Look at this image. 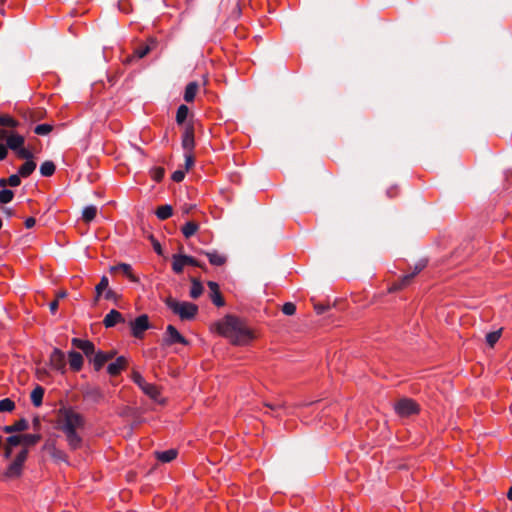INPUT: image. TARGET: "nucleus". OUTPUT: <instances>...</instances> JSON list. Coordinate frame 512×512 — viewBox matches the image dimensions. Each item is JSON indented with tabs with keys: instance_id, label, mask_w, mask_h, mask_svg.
Masks as SVG:
<instances>
[{
	"instance_id": "obj_25",
	"label": "nucleus",
	"mask_w": 512,
	"mask_h": 512,
	"mask_svg": "<svg viewBox=\"0 0 512 512\" xmlns=\"http://www.w3.org/2000/svg\"><path fill=\"white\" fill-rule=\"evenodd\" d=\"M141 390L148 395L151 399L158 401L160 397V390L158 387L151 383H146Z\"/></svg>"
},
{
	"instance_id": "obj_50",
	"label": "nucleus",
	"mask_w": 512,
	"mask_h": 512,
	"mask_svg": "<svg viewBox=\"0 0 512 512\" xmlns=\"http://www.w3.org/2000/svg\"><path fill=\"white\" fill-rule=\"evenodd\" d=\"M52 456L56 459H59V460H63V461H66V455L63 451H60V450H57V449H54L53 453H52Z\"/></svg>"
},
{
	"instance_id": "obj_24",
	"label": "nucleus",
	"mask_w": 512,
	"mask_h": 512,
	"mask_svg": "<svg viewBox=\"0 0 512 512\" xmlns=\"http://www.w3.org/2000/svg\"><path fill=\"white\" fill-rule=\"evenodd\" d=\"M199 229V225L194 222V221H188L186 222L182 228H181V232L183 234V236L188 239L190 237H192Z\"/></svg>"
},
{
	"instance_id": "obj_41",
	"label": "nucleus",
	"mask_w": 512,
	"mask_h": 512,
	"mask_svg": "<svg viewBox=\"0 0 512 512\" xmlns=\"http://www.w3.org/2000/svg\"><path fill=\"white\" fill-rule=\"evenodd\" d=\"M6 445L11 448L16 447L18 445H22V435H12L7 438Z\"/></svg>"
},
{
	"instance_id": "obj_2",
	"label": "nucleus",
	"mask_w": 512,
	"mask_h": 512,
	"mask_svg": "<svg viewBox=\"0 0 512 512\" xmlns=\"http://www.w3.org/2000/svg\"><path fill=\"white\" fill-rule=\"evenodd\" d=\"M217 333L234 345H247L254 338L253 331L238 317L226 315L214 324Z\"/></svg>"
},
{
	"instance_id": "obj_19",
	"label": "nucleus",
	"mask_w": 512,
	"mask_h": 512,
	"mask_svg": "<svg viewBox=\"0 0 512 512\" xmlns=\"http://www.w3.org/2000/svg\"><path fill=\"white\" fill-rule=\"evenodd\" d=\"M28 428V422L25 419H20L16 421L12 425H7L3 427V431L5 433H13V432H21Z\"/></svg>"
},
{
	"instance_id": "obj_29",
	"label": "nucleus",
	"mask_w": 512,
	"mask_h": 512,
	"mask_svg": "<svg viewBox=\"0 0 512 512\" xmlns=\"http://www.w3.org/2000/svg\"><path fill=\"white\" fill-rule=\"evenodd\" d=\"M173 214V209L170 205H162V206H159L156 210V216L160 219V220H166L168 218H170Z\"/></svg>"
},
{
	"instance_id": "obj_12",
	"label": "nucleus",
	"mask_w": 512,
	"mask_h": 512,
	"mask_svg": "<svg viewBox=\"0 0 512 512\" xmlns=\"http://www.w3.org/2000/svg\"><path fill=\"white\" fill-rule=\"evenodd\" d=\"M127 366V360L125 357L120 356L118 357L115 362L110 363L107 367V372L111 376H117L121 373L122 370H124Z\"/></svg>"
},
{
	"instance_id": "obj_7",
	"label": "nucleus",
	"mask_w": 512,
	"mask_h": 512,
	"mask_svg": "<svg viewBox=\"0 0 512 512\" xmlns=\"http://www.w3.org/2000/svg\"><path fill=\"white\" fill-rule=\"evenodd\" d=\"M49 365L52 369L59 371L62 374L65 373L66 359L64 353L60 349L55 348L52 351L49 357Z\"/></svg>"
},
{
	"instance_id": "obj_34",
	"label": "nucleus",
	"mask_w": 512,
	"mask_h": 512,
	"mask_svg": "<svg viewBox=\"0 0 512 512\" xmlns=\"http://www.w3.org/2000/svg\"><path fill=\"white\" fill-rule=\"evenodd\" d=\"M188 113H189V109L186 105H180L177 109V113H176V122L178 124H182L187 116H188Z\"/></svg>"
},
{
	"instance_id": "obj_23",
	"label": "nucleus",
	"mask_w": 512,
	"mask_h": 512,
	"mask_svg": "<svg viewBox=\"0 0 512 512\" xmlns=\"http://www.w3.org/2000/svg\"><path fill=\"white\" fill-rule=\"evenodd\" d=\"M199 85L197 82H190L187 84L184 92V100L186 102H192L198 92Z\"/></svg>"
},
{
	"instance_id": "obj_27",
	"label": "nucleus",
	"mask_w": 512,
	"mask_h": 512,
	"mask_svg": "<svg viewBox=\"0 0 512 512\" xmlns=\"http://www.w3.org/2000/svg\"><path fill=\"white\" fill-rule=\"evenodd\" d=\"M156 457L163 463H168L177 457V451L175 449H169L162 452H157Z\"/></svg>"
},
{
	"instance_id": "obj_3",
	"label": "nucleus",
	"mask_w": 512,
	"mask_h": 512,
	"mask_svg": "<svg viewBox=\"0 0 512 512\" xmlns=\"http://www.w3.org/2000/svg\"><path fill=\"white\" fill-rule=\"evenodd\" d=\"M166 306L182 321L192 320L198 313V306L188 301H178L172 297L165 300Z\"/></svg>"
},
{
	"instance_id": "obj_56",
	"label": "nucleus",
	"mask_w": 512,
	"mask_h": 512,
	"mask_svg": "<svg viewBox=\"0 0 512 512\" xmlns=\"http://www.w3.org/2000/svg\"><path fill=\"white\" fill-rule=\"evenodd\" d=\"M50 311L55 313L58 309V300H54L49 304Z\"/></svg>"
},
{
	"instance_id": "obj_16",
	"label": "nucleus",
	"mask_w": 512,
	"mask_h": 512,
	"mask_svg": "<svg viewBox=\"0 0 512 512\" xmlns=\"http://www.w3.org/2000/svg\"><path fill=\"white\" fill-rule=\"evenodd\" d=\"M68 361H69L70 368L73 371L77 372L82 369L84 360H83V356L79 352L70 351L68 353Z\"/></svg>"
},
{
	"instance_id": "obj_53",
	"label": "nucleus",
	"mask_w": 512,
	"mask_h": 512,
	"mask_svg": "<svg viewBox=\"0 0 512 512\" xmlns=\"http://www.w3.org/2000/svg\"><path fill=\"white\" fill-rule=\"evenodd\" d=\"M24 224H25V227H26L27 229H30V228L34 227V225L36 224V220H35V218H33V217H28V218L25 220Z\"/></svg>"
},
{
	"instance_id": "obj_11",
	"label": "nucleus",
	"mask_w": 512,
	"mask_h": 512,
	"mask_svg": "<svg viewBox=\"0 0 512 512\" xmlns=\"http://www.w3.org/2000/svg\"><path fill=\"white\" fill-rule=\"evenodd\" d=\"M208 287L210 289V298L217 307L224 306L225 302L220 293L219 285L216 282L209 281Z\"/></svg>"
},
{
	"instance_id": "obj_44",
	"label": "nucleus",
	"mask_w": 512,
	"mask_h": 512,
	"mask_svg": "<svg viewBox=\"0 0 512 512\" xmlns=\"http://www.w3.org/2000/svg\"><path fill=\"white\" fill-rule=\"evenodd\" d=\"M132 380L134 381L135 384L139 386L140 389L147 383L146 380L142 377V375L137 371H134L132 373Z\"/></svg>"
},
{
	"instance_id": "obj_32",
	"label": "nucleus",
	"mask_w": 512,
	"mask_h": 512,
	"mask_svg": "<svg viewBox=\"0 0 512 512\" xmlns=\"http://www.w3.org/2000/svg\"><path fill=\"white\" fill-rule=\"evenodd\" d=\"M108 285H109L108 278L106 276H102L100 282L95 287V291H96L95 301H98V299L100 298L102 293L108 289Z\"/></svg>"
},
{
	"instance_id": "obj_8",
	"label": "nucleus",
	"mask_w": 512,
	"mask_h": 512,
	"mask_svg": "<svg viewBox=\"0 0 512 512\" xmlns=\"http://www.w3.org/2000/svg\"><path fill=\"white\" fill-rule=\"evenodd\" d=\"M149 328V320L147 315L137 317L131 323L132 334L136 338H141L143 333Z\"/></svg>"
},
{
	"instance_id": "obj_40",
	"label": "nucleus",
	"mask_w": 512,
	"mask_h": 512,
	"mask_svg": "<svg viewBox=\"0 0 512 512\" xmlns=\"http://www.w3.org/2000/svg\"><path fill=\"white\" fill-rule=\"evenodd\" d=\"M14 198V192L9 189H2L0 191V203L7 204Z\"/></svg>"
},
{
	"instance_id": "obj_45",
	"label": "nucleus",
	"mask_w": 512,
	"mask_h": 512,
	"mask_svg": "<svg viewBox=\"0 0 512 512\" xmlns=\"http://www.w3.org/2000/svg\"><path fill=\"white\" fill-rule=\"evenodd\" d=\"M22 176L17 174H13L10 177L7 178L8 185L11 187H17L21 184V178Z\"/></svg>"
},
{
	"instance_id": "obj_47",
	"label": "nucleus",
	"mask_w": 512,
	"mask_h": 512,
	"mask_svg": "<svg viewBox=\"0 0 512 512\" xmlns=\"http://www.w3.org/2000/svg\"><path fill=\"white\" fill-rule=\"evenodd\" d=\"M185 173H186L185 170H176L172 174V180L175 181V182H181L184 179V177H185Z\"/></svg>"
},
{
	"instance_id": "obj_1",
	"label": "nucleus",
	"mask_w": 512,
	"mask_h": 512,
	"mask_svg": "<svg viewBox=\"0 0 512 512\" xmlns=\"http://www.w3.org/2000/svg\"><path fill=\"white\" fill-rule=\"evenodd\" d=\"M57 424L59 430L65 435L69 448L80 449L83 439L79 431L84 428L85 424L83 416L71 408L60 409Z\"/></svg>"
},
{
	"instance_id": "obj_42",
	"label": "nucleus",
	"mask_w": 512,
	"mask_h": 512,
	"mask_svg": "<svg viewBox=\"0 0 512 512\" xmlns=\"http://www.w3.org/2000/svg\"><path fill=\"white\" fill-rule=\"evenodd\" d=\"M282 312L285 314V315H288V316H292L295 314L296 312V306L294 303L292 302H286L283 306H282Z\"/></svg>"
},
{
	"instance_id": "obj_52",
	"label": "nucleus",
	"mask_w": 512,
	"mask_h": 512,
	"mask_svg": "<svg viewBox=\"0 0 512 512\" xmlns=\"http://www.w3.org/2000/svg\"><path fill=\"white\" fill-rule=\"evenodd\" d=\"M7 154V147L0 143V161L4 160L7 157Z\"/></svg>"
},
{
	"instance_id": "obj_59",
	"label": "nucleus",
	"mask_w": 512,
	"mask_h": 512,
	"mask_svg": "<svg viewBox=\"0 0 512 512\" xmlns=\"http://www.w3.org/2000/svg\"><path fill=\"white\" fill-rule=\"evenodd\" d=\"M6 186H9L7 178H0V188L6 189Z\"/></svg>"
},
{
	"instance_id": "obj_4",
	"label": "nucleus",
	"mask_w": 512,
	"mask_h": 512,
	"mask_svg": "<svg viewBox=\"0 0 512 512\" xmlns=\"http://www.w3.org/2000/svg\"><path fill=\"white\" fill-rule=\"evenodd\" d=\"M28 456V450L26 448L22 449L15 459L9 464L6 471L3 474L5 479H16L21 476L24 463Z\"/></svg>"
},
{
	"instance_id": "obj_48",
	"label": "nucleus",
	"mask_w": 512,
	"mask_h": 512,
	"mask_svg": "<svg viewBox=\"0 0 512 512\" xmlns=\"http://www.w3.org/2000/svg\"><path fill=\"white\" fill-rule=\"evenodd\" d=\"M425 266H426V261L418 262L415 265L413 272H411L410 274H414V277H415L420 271H422L425 268Z\"/></svg>"
},
{
	"instance_id": "obj_6",
	"label": "nucleus",
	"mask_w": 512,
	"mask_h": 512,
	"mask_svg": "<svg viewBox=\"0 0 512 512\" xmlns=\"http://www.w3.org/2000/svg\"><path fill=\"white\" fill-rule=\"evenodd\" d=\"M196 266V267H203L202 264L197 261L192 256L188 255H182V254H175L172 257V270L180 274L183 272L185 266Z\"/></svg>"
},
{
	"instance_id": "obj_38",
	"label": "nucleus",
	"mask_w": 512,
	"mask_h": 512,
	"mask_svg": "<svg viewBox=\"0 0 512 512\" xmlns=\"http://www.w3.org/2000/svg\"><path fill=\"white\" fill-rule=\"evenodd\" d=\"M15 154L20 159H25L26 161L33 160L32 152L29 149L25 148L24 145L21 148L17 149L15 151Z\"/></svg>"
},
{
	"instance_id": "obj_9",
	"label": "nucleus",
	"mask_w": 512,
	"mask_h": 512,
	"mask_svg": "<svg viewBox=\"0 0 512 512\" xmlns=\"http://www.w3.org/2000/svg\"><path fill=\"white\" fill-rule=\"evenodd\" d=\"M165 334V342L167 345H173L176 343L183 345L188 344V341L178 332V330L173 325L167 326Z\"/></svg>"
},
{
	"instance_id": "obj_61",
	"label": "nucleus",
	"mask_w": 512,
	"mask_h": 512,
	"mask_svg": "<svg viewBox=\"0 0 512 512\" xmlns=\"http://www.w3.org/2000/svg\"><path fill=\"white\" fill-rule=\"evenodd\" d=\"M162 176H163V171H162V170H160V171H158V172L156 173V175H155V179H156L157 181H159V180L162 178Z\"/></svg>"
},
{
	"instance_id": "obj_49",
	"label": "nucleus",
	"mask_w": 512,
	"mask_h": 512,
	"mask_svg": "<svg viewBox=\"0 0 512 512\" xmlns=\"http://www.w3.org/2000/svg\"><path fill=\"white\" fill-rule=\"evenodd\" d=\"M425 266H426V261L418 262L415 265L413 272H411L410 274H414V277H415L420 271H422L425 268Z\"/></svg>"
},
{
	"instance_id": "obj_22",
	"label": "nucleus",
	"mask_w": 512,
	"mask_h": 512,
	"mask_svg": "<svg viewBox=\"0 0 512 512\" xmlns=\"http://www.w3.org/2000/svg\"><path fill=\"white\" fill-rule=\"evenodd\" d=\"M35 169H36V162L34 160H28L19 167L18 173L23 178H27L35 171Z\"/></svg>"
},
{
	"instance_id": "obj_17",
	"label": "nucleus",
	"mask_w": 512,
	"mask_h": 512,
	"mask_svg": "<svg viewBox=\"0 0 512 512\" xmlns=\"http://www.w3.org/2000/svg\"><path fill=\"white\" fill-rule=\"evenodd\" d=\"M111 271H121L130 281L139 282V278L133 273L132 267L127 263H120L111 267Z\"/></svg>"
},
{
	"instance_id": "obj_63",
	"label": "nucleus",
	"mask_w": 512,
	"mask_h": 512,
	"mask_svg": "<svg viewBox=\"0 0 512 512\" xmlns=\"http://www.w3.org/2000/svg\"><path fill=\"white\" fill-rule=\"evenodd\" d=\"M66 296V292L62 291L58 294V298H64Z\"/></svg>"
},
{
	"instance_id": "obj_62",
	"label": "nucleus",
	"mask_w": 512,
	"mask_h": 512,
	"mask_svg": "<svg viewBox=\"0 0 512 512\" xmlns=\"http://www.w3.org/2000/svg\"><path fill=\"white\" fill-rule=\"evenodd\" d=\"M507 498L512 501V486L510 487V489L507 493Z\"/></svg>"
},
{
	"instance_id": "obj_13",
	"label": "nucleus",
	"mask_w": 512,
	"mask_h": 512,
	"mask_svg": "<svg viewBox=\"0 0 512 512\" xmlns=\"http://www.w3.org/2000/svg\"><path fill=\"white\" fill-rule=\"evenodd\" d=\"M24 143L25 138L22 135L11 132L9 137H7L6 147L15 152L17 149L21 148Z\"/></svg>"
},
{
	"instance_id": "obj_54",
	"label": "nucleus",
	"mask_w": 512,
	"mask_h": 512,
	"mask_svg": "<svg viewBox=\"0 0 512 512\" xmlns=\"http://www.w3.org/2000/svg\"><path fill=\"white\" fill-rule=\"evenodd\" d=\"M153 248L158 255H162V247L157 240L152 241Z\"/></svg>"
},
{
	"instance_id": "obj_55",
	"label": "nucleus",
	"mask_w": 512,
	"mask_h": 512,
	"mask_svg": "<svg viewBox=\"0 0 512 512\" xmlns=\"http://www.w3.org/2000/svg\"><path fill=\"white\" fill-rule=\"evenodd\" d=\"M11 132L6 129L0 128V140H5L7 142V137H9Z\"/></svg>"
},
{
	"instance_id": "obj_18",
	"label": "nucleus",
	"mask_w": 512,
	"mask_h": 512,
	"mask_svg": "<svg viewBox=\"0 0 512 512\" xmlns=\"http://www.w3.org/2000/svg\"><path fill=\"white\" fill-rule=\"evenodd\" d=\"M122 321H124L122 314L113 309L104 317L103 324L105 327L109 328Z\"/></svg>"
},
{
	"instance_id": "obj_21",
	"label": "nucleus",
	"mask_w": 512,
	"mask_h": 512,
	"mask_svg": "<svg viewBox=\"0 0 512 512\" xmlns=\"http://www.w3.org/2000/svg\"><path fill=\"white\" fill-rule=\"evenodd\" d=\"M44 388L41 386H36L30 395L31 402L35 407H39L42 405L43 397H44Z\"/></svg>"
},
{
	"instance_id": "obj_46",
	"label": "nucleus",
	"mask_w": 512,
	"mask_h": 512,
	"mask_svg": "<svg viewBox=\"0 0 512 512\" xmlns=\"http://www.w3.org/2000/svg\"><path fill=\"white\" fill-rule=\"evenodd\" d=\"M185 171H188L194 165V156L192 152H185Z\"/></svg>"
},
{
	"instance_id": "obj_33",
	"label": "nucleus",
	"mask_w": 512,
	"mask_h": 512,
	"mask_svg": "<svg viewBox=\"0 0 512 512\" xmlns=\"http://www.w3.org/2000/svg\"><path fill=\"white\" fill-rule=\"evenodd\" d=\"M39 434H25L22 435V445L25 447L32 446L40 440Z\"/></svg>"
},
{
	"instance_id": "obj_35",
	"label": "nucleus",
	"mask_w": 512,
	"mask_h": 512,
	"mask_svg": "<svg viewBox=\"0 0 512 512\" xmlns=\"http://www.w3.org/2000/svg\"><path fill=\"white\" fill-rule=\"evenodd\" d=\"M52 130H53V125L44 123V124H39V125L35 126L34 133L37 135L45 136V135H48Z\"/></svg>"
},
{
	"instance_id": "obj_60",
	"label": "nucleus",
	"mask_w": 512,
	"mask_h": 512,
	"mask_svg": "<svg viewBox=\"0 0 512 512\" xmlns=\"http://www.w3.org/2000/svg\"><path fill=\"white\" fill-rule=\"evenodd\" d=\"M192 208H193V206H192V205H185V206L183 207V212H184L185 214H188V213L191 211V209H192Z\"/></svg>"
},
{
	"instance_id": "obj_15",
	"label": "nucleus",
	"mask_w": 512,
	"mask_h": 512,
	"mask_svg": "<svg viewBox=\"0 0 512 512\" xmlns=\"http://www.w3.org/2000/svg\"><path fill=\"white\" fill-rule=\"evenodd\" d=\"M113 357L114 353L112 352H97L93 358V365L95 370L99 371L104 366V364Z\"/></svg>"
},
{
	"instance_id": "obj_20",
	"label": "nucleus",
	"mask_w": 512,
	"mask_h": 512,
	"mask_svg": "<svg viewBox=\"0 0 512 512\" xmlns=\"http://www.w3.org/2000/svg\"><path fill=\"white\" fill-rule=\"evenodd\" d=\"M205 254L208 257L209 262L212 265L222 266L226 263V260H227L226 256L219 253L218 251L206 252Z\"/></svg>"
},
{
	"instance_id": "obj_14",
	"label": "nucleus",
	"mask_w": 512,
	"mask_h": 512,
	"mask_svg": "<svg viewBox=\"0 0 512 512\" xmlns=\"http://www.w3.org/2000/svg\"><path fill=\"white\" fill-rule=\"evenodd\" d=\"M72 344L76 348L82 350L86 356H90L94 353L95 347L94 344L89 340H82L79 338H73Z\"/></svg>"
},
{
	"instance_id": "obj_26",
	"label": "nucleus",
	"mask_w": 512,
	"mask_h": 512,
	"mask_svg": "<svg viewBox=\"0 0 512 512\" xmlns=\"http://www.w3.org/2000/svg\"><path fill=\"white\" fill-rule=\"evenodd\" d=\"M414 278V274H407L404 275L399 281L395 282L391 288L389 289L390 292L400 290L406 286H408Z\"/></svg>"
},
{
	"instance_id": "obj_10",
	"label": "nucleus",
	"mask_w": 512,
	"mask_h": 512,
	"mask_svg": "<svg viewBox=\"0 0 512 512\" xmlns=\"http://www.w3.org/2000/svg\"><path fill=\"white\" fill-rule=\"evenodd\" d=\"M194 146V129L192 126H187L182 136V147L185 152H192Z\"/></svg>"
},
{
	"instance_id": "obj_43",
	"label": "nucleus",
	"mask_w": 512,
	"mask_h": 512,
	"mask_svg": "<svg viewBox=\"0 0 512 512\" xmlns=\"http://www.w3.org/2000/svg\"><path fill=\"white\" fill-rule=\"evenodd\" d=\"M150 51V47L148 45L140 46L135 49L134 56L138 59L145 57Z\"/></svg>"
},
{
	"instance_id": "obj_36",
	"label": "nucleus",
	"mask_w": 512,
	"mask_h": 512,
	"mask_svg": "<svg viewBox=\"0 0 512 512\" xmlns=\"http://www.w3.org/2000/svg\"><path fill=\"white\" fill-rule=\"evenodd\" d=\"M15 408V403L9 399V398H4L2 400H0V413L1 412H11L13 411Z\"/></svg>"
},
{
	"instance_id": "obj_58",
	"label": "nucleus",
	"mask_w": 512,
	"mask_h": 512,
	"mask_svg": "<svg viewBox=\"0 0 512 512\" xmlns=\"http://www.w3.org/2000/svg\"><path fill=\"white\" fill-rule=\"evenodd\" d=\"M12 449L10 446L8 445H5V448H4V456L5 458H10L11 457V454H12Z\"/></svg>"
},
{
	"instance_id": "obj_31",
	"label": "nucleus",
	"mask_w": 512,
	"mask_h": 512,
	"mask_svg": "<svg viewBox=\"0 0 512 512\" xmlns=\"http://www.w3.org/2000/svg\"><path fill=\"white\" fill-rule=\"evenodd\" d=\"M97 215L96 206L90 205L84 208L82 218L85 222H91Z\"/></svg>"
},
{
	"instance_id": "obj_39",
	"label": "nucleus",
	"mask_w": 512,
	"mask_h": 512,
	"mask_svg": "<svg viewBox=\"0 0 512 512\" xmlns=\"http://www.w3.org/2000/svg\"><path fill=\"white\" fill-rule=\"evenodd\" d=\"M17 125L18 122L9 115H0V126L14 128Z\"/></svg>"
},
{
	"instance_id": "obj_30",
	"label": "nucleus",
	"mask_w": 512,
	"mask_h": 512,
	"mask_svg": "<svg viewBox=\"0 0 512 512\" xmlns=\"http://www.w3.org/2000/svg\"><path fill=\"white\" fill-rule=\"evenodd\" d=\"M55 164L52 161H45L40 166V173L44 177H50L55 172Z\"/></svg>"
},
{
	"instance_id": "obj_51",
	"label": "nucleus",
	"mask_w": 512,
	"mask_h": 512,
	"mask_svg": "<svg viewBox=\"0 0 512 512\" xmlns=\"http://www.w3.org/2000/svg\"><path fill=\"white\" fill-rule=\"evenodd\" d=\"M240 7H239V4L238 2H234L233 3V11H232V17L233 18H238L240 16Z\"/></svg>"
},
{
	"instance_id": "obj_64",
	"label": "nucleus",
	"mask_w": 512,
	"mask_h": 512,
	"mask_svg": "<svg viewBox=\"0 0 512 512\" xmlns=\"http://www.w3.org/2000/svg\"><path fill=\"white\" fill-rule=\"evenodd\" d=\"M321 310H322V314L325 312L326 308L325 306L322 304V307H321Z\"/></svg>"
},
{
	"instance_id": "obj_57",
	"label": "nucleus",
	"mask_w": 512,
	"mask_h": 512,
	"mask_svg": "<svg viewBox=\"0 0 512 512\" xmlns=\"http://www.w3.org/2000/svg\"><path fill=\"white\" fill-rule=\"evenodd\" d=\"M114 296H115V293L111 289H107L105 291V295H104L105 299L111 300L114 298Z\"/></svg>"
},
{
	"instance_id": "obj_28",
	"label": "nucleus",
	"mask_w": 512,
	"mask_h": 512,
	"mask_svg": "<svg viewBox=\"0 0 512 512\" xmlns=\"http://www.w3.org/2000/svg\"><path fill=\"white\" fill-rule=\"evenodd\" d=\"M191 284L192 285H191V289H190V297L193 299H197L203 293V286H202L201 282L196 278L191 279Z\"/></svg>"
},
{
	"instance_id": "obj_5",
	"label": "nucleus",
	"mask_w": 512,
	"mask_h": 512,
	"mask_svg": "<svg viewBox=\"0 0 512 512\" xmlns=\"http://www.w3.org/2000/svg\"><path fill=\"white\" fill-rule=\"evenodd\" d=\"M394 410L400 417H409L418 414L420 407L413 399L402 398L394 404Z\"/></svg>"
},
{
	"instance_id": "obj_37",
	"label": "nucleus",
	"mask_w": 512,
	"mask_h": 512,
	"mask_svg": "<svg viewBox=\"0 0 512 512\" xmlns=\"http://www.w3.org/2000/svg\"><path fill=\"white\" fill-rule=\"evenodd\" d=\"M502 330L499 329L497 331L490 332L486 335V342L490 347H493L501 336Z\"/></svg>"
}]
</instances>
